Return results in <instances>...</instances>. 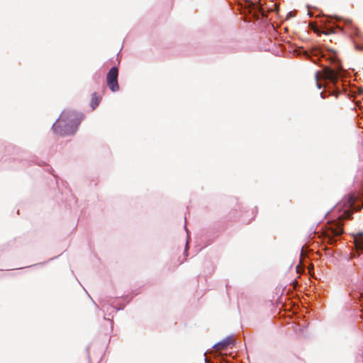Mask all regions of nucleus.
Masks as SVG:
<instances>
[{
	"instance_id": "obj_1",
	"label": "nucleus",
	"mask_w": 363,
	"mask_h": 363,
	"mask_svg": "<svg viewBox=\"0 0 363 363\" xmlns=\"http://www.w3.org/2000/svg\"><path fill=\"white\" fill-rule=\"evenodd\" d=\"M82 118V115L77 112L63 111L52 125L53 132L62 136L73 135L76 133Z\"/></svg>"
},
{
	"instance_id": "obj_2",
	"label": "nucleus",
	"mask_w": 363,
	"mask_h": 363,
	"mask_svg": "<svg viewBox=\"0 0 363 363\" xmlns=\"http://www.w3.org/2000/svg\"><path fill=\"white\" fill-rule=\"evenodd\" d=\"M343 233L342 225L339 222H331L326 227V235L330 244L336 242L335 238L340 236Z\"/></svg>"
},
{
	"instance_id": "obj_3",
	"label": "nucleus",
	"mask_w": 363,
	"mask_h": 363,
	"mask_svg": "<svg viewBox=\"0 0 363 363\" xmlns=\"http://www.w3.org/2000/svg\"><path fill=\"white\" fill-rule=\"evenodd\" d=\"M118 75V70L116 67H111L106 75L107 85L113 92L118 91L119 90Z\"/></svg>"
},
{
	"instance_id": "obj_4",
	"label": "nucleus",
	"mask_w": 363,
	"mask_h": 363,
	"mask_svg": "<svg viewBox=\"0 0 363 363\" xmlns=\"http://www.w3.org/2000/svg\"><path fill=\"white\" fill-rule=\"evenodd\" d=\"M232 338H233V336H228V337H225L223 340L216 343L213 345V348L217 349V350H224V349L227 348L228 345H230L231 343H233Z\"/></svg>"
},
{
	"instance_id": "obj_5",
	"label": "nucleus",
	"mask_w": 363,
	"mask_h": 363,
	"mask_svg": "<svg viewBox=\"0 0 363 363\" xmlns=\"http://www.w3.org/2000/svg\"><path fill=\"white\" fill-rule=\"evenodd\" d=\"M325 77L332 82H335L340 77V71L331 69H327Z\"/></svg>"
},
{
	"instance_id": "obj_6",
	"label": "nucleus",
	"mask_w": 363,
	"mask_h": 363,
	"mask_svg": "<svg viewBox=\"0 0 363 363\" xmlns=\"http://www.w3.org/2000/svg\"><path fill=\"white\" fill-rule=\"evenodd\" d=\"M354 241L357 250H363V233L359 232L354 235Z\"/></svg>"
},
{
	"instance_id": "obj_7",
	"label": "nucleus",
	"mask_w": 363,
	"mask_h": 363,
	"mask_svg": "<svg viewBox=\"0 0 363 363\" xmlns=\"http://www.w3.org/2000/svg\"><path fill=\"white\" fill-rule=\"evenodd\" d=\"M99 104V99L96 96V94L94 93L92 94L91 106L93 109H94Z\"/></svg>"
},
{
	"instance_id": "obj_8",
	"label": "nucleus",
	"mask_w": 363,
	"mask_h": 363,
	"mask_svg": "<svg viewBox=\"0 0 363 363\" xmlns=\"http://www.w3.org/2000/svg\"><path fill=\"white\" fill-rule=\"evenodd\" d=\"M334 30L332 28H327L326 30L323 31V33L325 35H328L329 33H333Z\"/></svg>"
},
{
	"instance_id": "obj_9",
	"label": "nucleus",
	"mask_w": 363,
	"mask_h": 363,
	"mask_svg": "<svg viewBox=\"0 0 363 363\" xmlns=\"http://www.w3.org/2000/svg\"><path fill=\"white\" fill-rule=\"evenodd\" d=\"M315 79H316V85H317V87H318V89H320V88H321V85H320V84L318 82V72H316V73H315Z\"/></svg>"
},
{
	"instance_id": "obj_10",
	"label": "nucleus",
	"mask_w": 363,
	"mask_h": 363,
	"mask_svg": "<svg viewBox=\"0 0 363 363\" xmlns=\"http://www.w3.org/2000/svg\"><path fill=\"white\" fill-rule=\"evenodd\" d=\"M348 202L350 203V206L352 207L354 205V200L352 197H350L348 199Z\"/></svg>"
},
{
	"instance_id": "obj_11",
	"label": "nucleus",
	"mask_w": 363,
	"mask_h": 363,
	"mask_svg": "<svg viewBox=\"0 0 363 363\" xmlns=\"http://www.w3.org/2000/svg\"><path fill=\"white\" fill-rule=\"evenodd\" d=\"M344 213H345V215L347 218H350V211H345Z\"/></svg>"
},
{
	"instance_id": "obj_12",
	"label": "nucleus",
	"mask_w": 363,
	"mask_h": 363,
	"mask_svg": "<svg viewBox=\"0 0 363 363\" xmlns=\"http://www.w3.org/2000/svg\"><path fill=\"white\" fill-rule=\"evenodd\" d=\"M356 48L358 49V50H363V47H362V46L357 45Z\"/></svg>"
},
{
	"instance_id": "obj_13",
	"label": "nucleus",
	"mask_w": 363,
	"mask_h": 363,
	"mask_svg": "<svg viewBox=\"0 0 363 363\" xmlns=\"http://www.w3.org/2000/svg\"><path fill=\"white\" fill-rule=\"evenodd\" d=\"M188 243H189V241L187 240L186 243V250L187 249Z\"/></svg>"
},
{
	"instance_id": "obj_14",
	"label": "nucleus",
	"mask_w": 363,
	"mask_h": 363,
	"mask_svg": "<svg viewBox=\"0 0 363 363\" xmlns=\"http://www.w3.org/2000/svg\"><path fill=\"white\" fill-rule=\"evenodd\" d=\"M320 96H321V97H322V98H324V96H323V92H322V93H320Z\"/></svg>"
},
{
	"instance_id": "obj_15",
	"label": "nucleus",
	"mask_w": 363,
	"mask_h": 363,
	"mask_svg": "<svg viewBox=\"0 0 363 363\" xmlns=\"http://www.w3.org/2000/svg\"><path fill=\"white\" fill-rule=\"evenodd\" d=\"M288 15L292 16L291 12H289Z\"/></svg>"
},
{
	"instance_id": "obj_16",
	"label": "nucleus",
	"mask_w": 363,
	"mask_h": 363,
	"mask_svg": "<svg viewBox=\"0 0 363 363\" xmlns=\"http://www.w3.org/2000/svg\"><path fill=\"white\" fill-rule=\"evenodd\" d=\"M185 230L186 231V233H188V230H187V228L185 227Z\"/></svg>"
}]
</instances>
